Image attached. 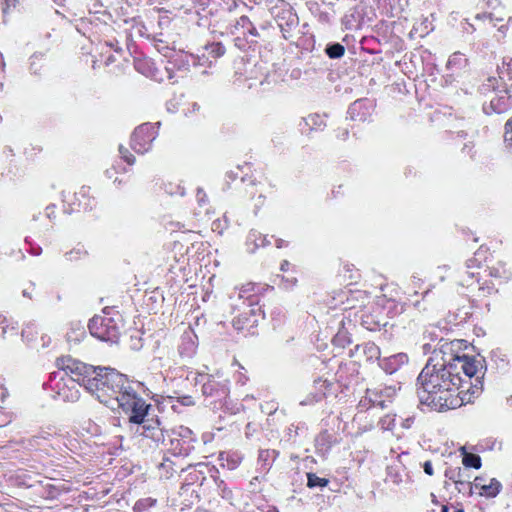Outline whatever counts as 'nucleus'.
<instances>
[{
    "label": "nucleus",
    "instance_id": "4",
    "mask_svg": "<svg viewBox=\"0 0 512 512\" xmlns=\"http://www.w3.org/2000/svg\"><path fill=\"white\" fill-rule=\"evenodd\" d=\"M117 400L124 410L131 413L129 416L130 422L140 424L144 421L149 405L142 398L125 390L117 397Z\"/></svg>",
    "mask_w": 512,
    "mask_h": 512
},
{
    "label": "nucleus",
    "instance_id": "8",
    "mask_svg": "<svg viewBox=\"0 0 512 512\" xmlns=\"http://www.w3.org/2000/svg\"><path fill=\"white\" fill-rule=\"evenodd\" d=\"M328 483L329 481L326 478H320L314 473L307 474V486L309 488L325 487L328 485Z\"/></svg>",
    "mask_w": 512,
    "mask_h": 512
},
{
    "label": "nucleus",
    "instance_id": "12",
    "mask_svg": "<svg viewBox=\"0 0 512 512\" xmlns=\"http://www.w3.org/2000/svg\"><path fill=\"white\" fill-rule=\"evenodd\" d=\"M423 468H424V471L427 475L429 476H432L433 475V468H432V464L430 461H426L424 464H423Z\"/></svg>",
    "mask_w": 512,
    "mask_h": 512
},
{
    "label": "nucleus",
    "instance_id": "5",
    "mask_svg": "<svg viewBox=\"0 0 512 512\" xmlns=\"http://www.w3.org/2000/svg\"><path fill=\"white\" fill-rule=\"evenodd\" d=\"M56 365L59 369L65 371L67 374H71L73 377H77V381H85L86 377L92 376L93 374L101 375L104 369L97 371L96 367L88 366L78 360L71 358L70 356H63L57 359Z\"/></svg>",
    "mask_w": 512,
    "mask_h": 512
},
{
    "label": "nucleus",
    "instance_id": "2",
    "mask_svg": "<svg viewBox=\"0 0 512 512\" xmlns=\"http://www.w3.org/2000/svg\"><path fill=\"white\" fill-rule=\"evenodd\" d=\"M482 368L481 362L475 359L472 356L462 355V356H454L447 365L441 366L439 369H436L438 374H446L444 377L446 379L459 378L462 380V383L465 381L461 374L464 375L465 378L471 379L474 377L479 369Z\"/></svg>",
    "mask_w": 512,
    "mask_h": 512
},
{
    "label": "nucleus",
    "instance_id": "1",
    "mask_svg": "<svg viewBox=\"0 0 512 512\" xmlns=\"http://www.w3.org/2000/svg\"><path fill=\"white\" fill-rule=\"evenodd\" d=\"M444 374L436 372V366L427 365L419 375L421 389L418 391L420 402L431 409L442 412L449 409H456L465 403L472 401V395L477 393L478 388L474 385L470 392L459 391L462 380L459 378L446 379Z\"/></svg>",
    "mask_w": 512,
    "mask_h": 512
},
{
    "label": "nucleus",
    "instance_id": "10",
    "mask_svg": "<svg viewBox=\"0 0 512 512\" xmlns=\"http://www.w3.org/2000/svg\"><path fill=\"white\" fill-rule=\"evenodd\" d=\"M505 129V141L512 144V118L506 123Z\"/></svg>",
    "mask_w": 512,
    "mask_h": 512
},
{
    "label": "nucleus",
    "instance_id": "7",
    "mask_svg": "<svg viewBox=\"0 0 512 512\" xmlns=\"http://www.w3.org/2000/svg\"><path fill=\"white\" fill-rule=\"evenodd\" d=\"M462 463L467 468L479 469L481 467V459L479 456L463 450Z\"/></svg>",
    "mask_w": 512,
    "mask_h": 512
},
{
    "label": "nucleus",
    "instance_id": "3",
    "mask_svg": "<svg viewBox=\"0 0 512 512\" xmlns=\"http://www.w3.org/2000/svg\"><path fill=\"white\" fill-rule=\"evenodd\" d=\"M96 369L98 372L99 369H104V371L101 372V375L93 374L86 377L82 383L88 391L97 394L99 399L107 394L109 390H113L114 384L119 385L124 381V376L115 372L114 369L102 367H96Z\"/></svg>",
    "mask_w": 512,
    "mask_h": 512
},
{
    "label": "nucleus",
    "instance_id": "6",
    "mask_svg": "<svg viewBox=\"0 0 512 512\" xmlns=\"http://www.w3.org/2000/svg\"><path fill=\"white\" fill-rule=\"evenodd\" d=\"M473 489L479 491L481 496L493 498L498 495L501 490V483L492 478L488 483L485 482V479L482 477H476L473 482Z\"/></svg>",
    "mask_w": 512,
    "mask_h": 512
},
{
    "label": "nucleus",
    "instance_id": "9",
    "mask_svg": "<svg viewBox=\"0 0 512 512\" xmlns=\"http://www.w3.org/2000/svg\"><path fill=\"white\" fill-rule=\"evenodd\" d=\"M330 58H339L344 55L345 49L341 44H333L326 49Z\"/></svg>",
    "mask_w": 512,
    "mask_h": 512
},
{
    "label": "nucleus",
    "instance_id": "11",
    "mask_svg": "<svg viewBox=\"0 0 512 512\" xmlns=\"http://www.w3.org/2000/svg\"><path fill=\"white\" fill-rule=\"evenodd\" d=\"M120 153L122 154V156L125 158V160L129 164H133L134 163L135 158L132 155H128V150L127 149H123V147L121 146L120 147Z\"/></svg>",
    "mask_w": 512,
    "mask_h": 512
},
{
    "label": "nucleus",
    "instance_id": "13",
    "mask_svg": "<svg viewBox=\"0 0 512 512\" xmlns=\"http://www.w3.org/2000/svg\"><path fill=\"white\" fill-rule=\"evenodd\" d=\"M442 512H463V510L461 509H457L455 507H447V506H443L442 508Z\"/></svg>",
    "mask_w": 512,
    "mask_h": 512
}]
</instances>
